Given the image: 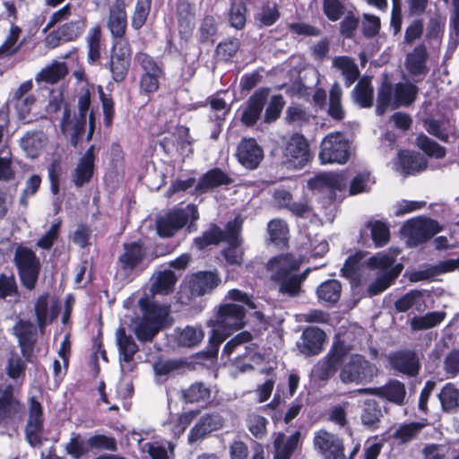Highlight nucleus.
I'll list each match as a JSON object with an SVG mask.
<instances>
[{
    "mask_svg": "<svg viewBox=\"0 0 459 459\" xmlns=\"http://www.w3.org/2000/svg\"><path fill=\"white\" fill-rule=\"evenodd\" d=\"M227 297L233 302L221 305L215 319L207 323L212 328L209 343L213 352L218 351L220 344L227 337L246 325L245 306L254 310V316L259 322L264 321V307L259 301H253L247 293L237 289L230 290Z\"/></svg>",
    "mask_w": 459,
    "mask_h": 459,
    "instance_id": "f257e3e1",
    "label": "nucleus"
},
{
    "mask_svg": "<svg viewBox=\"0 0 459 459\" xmlns=\"http://www.w3.org/2000/svg\"><path fill=\"white\" fill-rule=\"evenodd\" d=\"M56 24L59 26L51 31L45 39L46 45L51 48H55L61 43L76 39L85 29L83 18L77 13L76 9L71 4H66L54 12L49 17L45 30H49Z\"/></svg>",
    "mask_w": 459,
    "mask_h": 459,
    "instance_id": "f03ea898",
    "label": "nucleus"
},
{
    "mask_svg": "<svg viewBox=\"0 0 459 459\" xmlns=\"http://www.w3.org/2000/svg\"><path fill=\"white\" fill-rule=\"evenodd\" d=\"M243 220L240 216H237L233 221H230L222 231L220 228L213 226L205 231L203 236L195 239V245L198 249L217 244L221 240L229 243V247L223 250V255L227 262L232 264H240L242 263V248L240 247L241 239L239 232L242 227Z\"/></svg>",
    "mask_w": 459,
    "mask_h": 459,
    "instance_id": "7ed1b4c3",
    "label": "nucleus"
},
{
    "mask_svg": "<svg viewBox=\"0 0 459 459\" xmlns=\"http://www.w3.org/2000/svg\"><path fill=\"white\" fill-rule=\"evenodd\" d=\"M419 88L412 82H398L392 84L385 80L378 89L376 111L383 115L391 107H408L417 99Z\"/></svg>",
    "mask_w": 459,
    "mask_h": 459,
    "instance_id": "20e7f679",
    "label": "nucleus"
},
{
    "mask_svg": "<svg viewBox=\"0 0 459 459\" xmlns=\"http://www.w3.org/2000/svg\"><path fill=\"white\" fill-rule=\"evenodd\" d=\"M300 263L292 255H280L268 263V269L273 272V279L280 281V291L289 296H296L306 274L298 275L294 273L299 268Z\"/></svg>",
    "mask_w": 459,
    "mask_h": 459,
    "instance_id": "39448f33",
    "label": "nucleus"
},
{
    "mask_svg": "<svg viewBox=\"0 0 459 459\" xmlns=\"http://www.w3.org/2000/svg\"><path fill=\"white\" fill-rule=\"evenodd\" d=\"M400 250L395 249L388 253L381 252L371 256L366 262L367 267L371 270H378L377 279L368 286V292L370 296L377 295L386 290L394 279L397 278L401 268L394 266L396 255Z\"/></svg>",
    "mask_w": 459,
    "mask_h": 459,
    "instance_id": "423d86ee",
    "label": "nucleus"
},
{
    "mask_svg": "<svg viewBox=\"0 0 459 459\" xmlns=\"http://www.w3.org/2000/svg\"><path fill=\"white\" fill-rule=\"evenodd\" d=\"M377 374L375 364L359 354L348 356L344 351L339 378L343 384H366L372 381Z\"/></svg>",
    "mask_w": 459,
    "mask_h": 459,
    "instance_id": "0eeeda50",
    "label": "nucleus"
},
{
    "mask_svg": "<svg viewBox=\"0 0 459 459\" xmlns=\"http://www.w3.org/2000/svg\"><path fill=\"white\" fill-rule=\"evenodd\" d=\"M198 217L197 207L195 204L175 209L157 220V232L161 237L169 238L183 228L188 221H196Z\"/></svg>",
    "mask_w": 459,
    "mask_h": 459,
    "instance_id": "6e6552de",
    "label": "nucleus"
},
{
    "mask_svg": "<svg viewBox=\"0 0 459 459\" xmlns=\"http://www.w3.org/2000/svg\"><path fill=\"white\" fill-rule=\"evenodd\" d=\"M350 156V143L341 133L327 134L321 143L319 159L322 163L347 162Z\"/></svg>",
    "mask_w": 459,
    "mask_h": 459,
    "instance_id": "1a4fd4ad",
    "label": "nucleus"
},
{
    "mask_svg": "<svg viewBox=\"0 0 459 459\" xmlns=\"http://www.w3.org/2000/svg\"><path fill=\"white\" fill-rule=\"evenodd\" d=\"M14 261L22 284L28 290L34 289L40 269L36 254L28 247H19L15 251Z\"/></svg>",
    "mask_w": 459,
    "mask_h": 459,
    "instance_id": "9d476101",
    "label": "nucleus"
},
{
    "mask_svg": "<svg viewBox=\"0 0 459 459\" xmlns=\"http://www.w3.org/2000/svg\"><path fill=\"white\" fill-rule=\"evenodd\" d=\"M440 230L436 221L417 217L405 222L402 228V234L407 238L411 247L426 242Z\"/></svg>",
    "mask_w": 459,
    "mask_h": 459,
    "instance_id": "9b49d317",
    "label": "nucleus"
},
{
    "mask_svg": "<svg viewBox=\"0 0 459 459\" xmlns=\"http://www.w3.org/2000/svg\"><path fill=\"white\" fill-rule=\"evenodd\" d=\"M313 445L323 459H346L342 440L331 432L325 429L316 431Z\"/></svg>",
    "mask_w": 459,
    "mask_h": 459,
    "instance_id": "f8f14e48",
    "label": "nucleus"
},
{
    "mask_svg": "<svg viewBox=\"0 0 459 459\" xmlns=\"http://www.w3.org/2000/svg\"><path fill=\"white\" fill-rule=\"evenodd\" d=\"M131 62V49L126 39L113 43V54L110 58L109 70L115 82H122L127 75Z\"/></svg>",
    "mask_w": 459,
    "mask_h": 459,
    "instance_id": "ddd939ff",
    "label": "nucleus"
},
{
    "mask_svg": "<svg viewBox=\"0 0 459 459\" xmlns=\"http://www.w3.org/2000/svg\"><path fill=\"white\" fill-rule=\"evenodd\" d=\"M145 255L140 243L134 242L124 245V253L119 256L117 277L130 281L133 271L142 262Z\"/></svg>",
    "mask_w": 459,
    "mask_h": 459,
    "instance_id": "4468645a",
    "label": "nucleus"
},
{
    "mask_svg": "<svg viewBox=\"0 0 459 459\" xmlns=\"http://www.w3.org/2000/svg\"><path fill=\"white\" fill-rule=\"evenodd\" d=\"M428 58L427 48L422 44L418 45L407 54L405 68L415 82L422 81L429 73Z\"/></svg>",
    "mask_w": 459,
    "mask_h": 459,
    "instance_id": "2eb2a0df",
    "label": "nucleus"
},
{
    "mask_svg": "<svg viewBox=\"0 0 459 459\" xmlns=\"http://www.w3.org/2000/svg\"><path fill=\"white\" fill-rule=\"evenodd\" d=\"M286 162L295 168L303 167L309 158L308 144L303 135L294 134L288 140L283 151Z\"/></svg>",
    "mask_w": 459,
    "mask_h": 459,
    "instance_id": "dca6fc26",
    "label": "nucleus"
},
{
    "mask_svg": "<svg viewBox=\"0 0 459 459\" xmlns=\"http://www.w3.org/2000/svg\"><path fill=\"white\" fill-rule=\"evenodd\" d=\"M348 183V178L344 172L322 173L312 178L308 185L312 189L320 192H329V197L333 198L335 191H342Z\"/></svg>",
    "mask_w": 459,
    "mask_h": 459,
    "instance_id": "f3484780",
    "label": "nucleus"
},
{
    "mask_svg": "<svg viewBox=\"0 0 459 459\" xmlns=\"http://www.w3.org/2000/svg\"><path fill=\"white\" fill-rule=\"evenodd\" d=\"M236 156L243 167L254 169L262 161L264 152L255 139L244 138L237 147Z\"/></svg>",
    "mask_w": 459,
    "mask_h": 459,
    "instance_id": "a211bd4d",
    "label": "nucleus"
},
{
    "mask_svg": "<svg viewBox=\"0 0 459 459\" xmlns=\"http://www.w3.org/2000/svg\"><path fill=\"white\" fill-rule=\"evenodd\" d=\"M117 344L119 351L121 371L131 372L134 369V356L138 346L131 335L126 334L125 329L120 327L116 333Z\"/></svg>",
    "mask_w": 459,
    "mask_h": 459,
    "instance_id": "6ab92c4d",
    "label": "nucleus"
},
{
    "mask_svg": "<svg viewBox=\"0 0 459 459\" xmlns=\"http://www.w3.org/2000/svg\"><path fill=\"white\" fill-rule=\"evenodd\" d=\"M388 361L394 369L410 377L416 376L420 368L419 357L411 351L394 352L389 355Z\"/></svg>",
    "mask_w": 459,
    "mask_h": 459,
    "instance_id": "aec40b11",
    "label": "nucleus"
},
{
    "mask_svg": "<svg viewBox=\"0 0 459 459\" xmlns=\"http://www.w3.org/2000/svg\"><path fill=\"white\" fill-rule=\"evenodd\" d=\"M344 349L335 347L332 349L326 357L322 359L314 368V374L320 380H326L333 377L342 367Z\"/></svg>",
    "mask_w": 459,
    "mask_h": 459,
    "instance_id": "412c9836",
    "label": "nucleus"
},
{
    "mask_svg": "<svg viewBox=\"0 0 459 459\" xmlns=\"http://www.w3.org/2000/svg\"><path fill=\"white\" fill-rule=\"evenodd\" d=\"M357 392L359 394H375L397 405L403 403L406 395L405 385L398 380H392L382 387L361 388L357 390Z\"/></svg>",
    "mask_w": 459,
    "mask_h": 459,
    "instance_id": "4be33fe9",
    "label": "nucleus"
},
{
    "mask_svg": "<svg viewBox=\"0 0 459 459\" xmlns=\"http://www.w3.org/2000/svg\"><path fill=\"white\" fill-rule=\"evenodd\" d=\"M221 282V279L214 272H198L190 276L188 286L192 296H204L212 292Z\"/></svg>",
    "mask_w": 459,
    "mask_h": 459,
    "instance_id": "5701e85b",
    "label": "nucleus"
},
{
    "mask_svg": "<svg viewBox=\"0 0 459 459\" xmlns=\"http://www.w3.org/2000/svg\"><path fill=\"white\" fill-rule=\"evenodd\" d=\"M107 25L114 38V41L125 39L124 35L127 26V15L123 0H116L110 7Z\"/></svg>",
    "mask_w": 459,
    "mask_h": 459,
    "instance_id": "b1692460",
    "label": "nucleus"
},
{
    "mask_svg": "<svg viewBox=\"0 0 459 459\" xmlns=\"http://www.w3.org/2000/svg\"><path fill=\"white\" fill-rule=\"evenodd\" d=\"M224 423L223 418L218 413L205 414L190 429L188 443L193 444L204 438L209 433L220 429Z\"/></svg>",
    "mask_w": 459,
    "mask_h": 459,
    "instance_id": "393cba45",
    "label": "nucleus"
},
{
    "mask_svg": "<svg viewBox=\"0 0 459 459\" xmlns=\"http://www.w3.org/2000/svg\"><path fill=\"white\" fill-rule=\"evenodd\" d=\"M325 338L324 331L317 327L306 328L301 335V341L297 343L300 353L305 356L316 355L323 350Z\"/></svg>",
    "mask_w": 459,
    "mask_h": 459,
    "instance_id": "a878e982",
    "label": "nucleus"
},
{
    "mask_svg": "<svg viewBox=\"0 0 459 459\" xmlns=\"http://www.w3.org/2000/svg\"><path fill=\"white\" fill-rule=\"evenodd\" d=\"M395 165L402 174L411 175L424 170L427 168V160L420 153L401 151Z\"/></svg>",
    "mask_w": 459,
    "mask_h": 459,
    "instance_id": "bb28decb",
    "label": "nucleus"
},
{
    "mask_svg": "<svg viewBox=\"0 0 459 459\" xmlns=\"http://www.w3.org/2000/svg\"><path fill=\"white\" fill-rule=\"evenodd\" d=\"M160 144L168 153L176 151L185 154L186 149L191 144L188 129L185 126H178L175 132L164 136Z\"/></svg>",
    "mask_w": 459,
    "mask_h": 459,
    "instance_id": "cd10ccee",
    "label": "nucleus"
},
{
    "mask_svg": "<svg viewBox=\"0 0 459 459\" xmlns=\"http://www.w3.org/2000/svg\"><path fill=\"white\" fill-rule=\"evenodd\" d=\"M48 143V136L41 131L26 133L20 141V145L30 159L39 157Z\"/></svg>",
    "mask_w": 459,
    "mask_h": 459,
    "instance_id": "c85d7f7f",
    "label": "nucleus"
},
{
    "mask_svg": "<svg viewBox=\"0 0 459 459\" xmlns=\"http://www.w3.org/2000/svg\"><path fill=\"white\" fill-rule=\"evenodd\" d=\"M94 169V146H91L80 159L73 174V182L78 187L89 182Z\"/></svg>",
    "mask_w": 459,
    "mask_h": 459,
    "instance_id": "c756f323",
    "label": "nucleus"
},
{
    "mask_svg": "<svg viewBox=\"0 0 459 459\" xmlns=\"http://www.w3.org/2000/svg\"><path fill=\"white\" fill-rule=\"evenodd\" d=\"M299 439V431H295L290 436L278 433L273 442L274 459H290V456L298 447Z\"/></svg>",
    "mask_w": 459,
    "mask_h": 459,
    "instance_id": "7c9ffc66",
    "label": "nucleus"
},
{
    "mask_svg": "<svg viewBox=\"0 0 459 459\" xmlns=\"http://www.w3.org/2000/svg\"><path fill=\"white\" fill-rule=\"evenodd\" d=\"M364 264L360 253L349 256L341 270L342 275L350 280L352 286L357 287L361 285L363 283V272L365 270Z\"/></svg>",
    "mask_w": 459,
    "mask_h": 459,
    "instance_id": "2f4dec72",
    "label": "nucleus"
},
{
    "mask_svg": "<svg viewBox=\"0 0 459 459\" xmlns=\"http://www.w3.org/2000/svg\"><path fill=\"white\" fill-rule=\"evenodd\" d=\"M232 182L230 176L224 173L220 169H213L204 174L197 185L195 186V191L198 193H205L214 187L230 185Z\"/></svg>",
    "mask_w": 459,
    "mask_h": 459,
    "instance_id": "473e14b6",
    "label": "nucleus"
},
{
    "mask_svg": "<svg viewBox=\"0 0 459 459\" xmlns=\"http://www.w3.org/2000/svg\"><path fill=\"white\" fill-rule=\"evenodd\" d=\"M266 96L263 92H255L252 95L241 116V121L246 126H253L259 119L264 109Z\"/></svg>",
    "mask_w": 459,
    "mask_h": 459,
    "instance_id": "72a5a7b5",
    "label": "nucleus"
},
{
    "mask_svg": "<svg viewBox=\"0 0 459 459\" xmlns=\"http://www.w3.org/2000/svg\"><path fill=\"white\" fill-rule=\"evenodd\" d=\"M67 74V67L64 62L54 61L46 65L35 76L39 84H55L63 79Z\"/></svg>",
    "mask_w": 459,
    "mask_h": 459,
    "instance_id": "f704fd0d",
    "label": "nucleus"
},
{
    "mask_svg": "<svg viewBox=\"0 0 459 459\" xmlns=\"http://www.w3.org/2000/svg\"><path fill=\"white\" fill-rule=\"evenodd\" d=\"M333 66L341 72L345 80L346 87L351 86L359 76V70L354 59L347 56H335Z\"/></svg>",
    "mask_w": 459,
    "mask_h": 459,
    "instance_id": "c9c22d12",
    "label": "nucleus"
},
{
    "mask_svg": "<svg viewBox=\"0 0 459 459\" xmlns=\"http://www.w3.org/2000/svg\"><path fill=\"white\" fill-rule=\"evenodd\" d=\"M139 305L143 313V317L159 328H161L163 322L169 315V307L156 303L149 304L144 299L139 300Z\"/></svg>",
    "mask_w": 459,
    "mask_h": 459,
    "instance_id": "e433bc0d",
    "label": "nucleus"
},
{
    "mask_svg": "<svg viewBox=\"0 0 459 459\" xmlns=\"http://www.w3.org/2000/svg\"><path fill=\"white\" fill-rule=\"evenodd\" d=\"M459 268V257L456 259H447L439 262L437 264L429 267L424 271H419L412 273L411 280L414 281L429 279L436 275L453 272Z\"/></svg>",
    "mask_w": 459,
    "mask_h": 459,
    "instance_id": "4c0bfd02",
    "label": "nucleus"
},
{
    "mask_svg": "<svg viewBox=\"0 0 459 459\" xmlns=\"http://www.w3.org/2000/svg\"><path fill=\"white\" fill-rule=\"evenodd\" d=\"M177 281L178 278L172 271L159 272L152 277L151 291L153 294L167 295L173 291Z\"/></svg>",
    "mask_w": 459,
    "mask_h": 459,
    "instance_id": "58836bf2",
    "label": "nucleus"
},
{
    "mask_svg": "<svg viewBox=\"0 0 459 459\" xmlns=\"http://www.w3.org/2000/svg\"><path fill=\"white\" fill-rule=\"evenodd\" d=\"M13 333L18 338L23 353L30 350L35 342V328L29 321H19L13 327Z\"/></svg>",
    "mask_w": 459,
    "mask_h": 459,
    "instance_id": "ea45409f",
    "label": "nucleus"
},
{
    "mask_svg": "<svg viewBox=\"0 0 459 459\" xmlns=\"http://www.w3.org/2000/svg\"><path fill=\"white\" fill-rule=\"evenodd\" d=\"M179 32L188 37L195 27V7L186 2L178 5Z\"/></svg>",
    "mask_w": 459,
    "mask_h": 459,
    "instance_id": "a19ab883",
    "label": "nucleus"
},
{
    "mask_svg": "<svg viewBox=\"0 0 459 459\" xmlns=\"http://www.w3.org/2000/svg\"><path fill=\"white\" fill-rule=\"evenodd\" d=\"M438 399L444 411L455 412L459 409V389L452 383L443 386Z\"/></svg>",
    "mask_w": 459,
    "mask_h": 459,
    "instance_id": "79ce46f5",
    "label": "nucleus"
},
{
    "mask_svg": "<svg viewBox=\"0 0 459 459\" xmlns=\"http://www.w3.org/2000/svg\"><path fill=\"white\" fill-rule=\"evenodd\" d=\"M399 312H406L411 308L422 311L425 308L424 293L420 290H411L395 302Z\"/></svg>",
    "mask_w": 459,
    "mask_h": 459,
    "instance_id": "37998d69",
    "label": "nucleus"
},
{
    "mask_svg": "<svg viewBox=\"0 0 459 459\" xmlns=\"http://www.w3.org/2000/svg\"><path fill=\"white\" fill-rule=\"evenodd\" d=\"M424 127L429 134L443 142L448 141L449 134L452 130L450 120L445 117L440 119H426L424 120Z\"/></svg>",
    "mask_w": 459,
    "mask_h": 459,
    "instance_id": "c03bdc74",
    "label": "nucleus"
},
{
    "mask_svg": "<svg viewBox=\"0 0 459 459\" xmlns=\"http://www.w3.org/2000/svg\"><path fill=\"white\" fill-rule=\"evenodd\" d=\"M382 417L383 412L379 403L372 398L365 400L360 417L363 425L375 428Z\"/></svg>",
    "mask_w": 459,
    "mask_h": 459,
    "instance_id": "a18cd8bd",
    "label": "nucleus"
},
{
    "mask_svg": "<svg viewBox=\"0 0 459 459\" xmlns=\"http://www.w3.org/2000/svg\"><path fill=\"white\" fill-rule=\"evenodd\" d=\"M342 286L336 280H327L321 283L317 290L318 299L324 302L334 304L341 297Z\"/></svg>",
    "mask_w": 459,
    "mask_h": 459,
    "instance_id": "49530a36",
    "label": "nucleus"
},
{
    "mask_svg": "<svg viewBox=\"0 0 459 459\" xmlns=\"http://www.w3.org/2000/svg\"><path fill=\"white\" fill-rule=\"evenodd\" d=\"M445 312H429L424 316L412 317L411 320V327L415 331L427 330L440 324L445 319Z\"/></svg>",
    "mask_w": 459,
    "mask_h": 459,
    "instance_id": "de8ad7c7",
    "label": "nucleus"
},
{
    "mask_svg": "<svg viewBox=\"0 0 459 459\" xmlns=\"http://www.w3.org/2000/svg\"><path fill=\"white\" fill-rule=\"evenodd\" d=\"M342 91L338 82H334L329 92L328 114L336 120L344 118L345 111L342 105Z\"/></svg>",
    "mask_w": 459,
    "mask_h": 459,
    "instance_id": "09e8293b",
    "label": "nucleus"
},
{
    "mask_svg": "<svg viewBox=\"0 0 459 459\" xmlns=\"http://www.w3.org/2000/svg\"><path fill=\"white\" fill-rule=\"evenodd\" d=\"M34 310L38 325L40 331L43 332L45 326L56 316V314L54 311L49 312L48 310L47 295H42L38 298L34 306Z\"/></svg>",
    "mask_w": 459,
    "mask_h": 459,
    "instance_id": "8fccbe9b",
    "label": "nucleus"
},
{
    "mask_svg": "<svg viewBox=\"0 0 459 459\" xmlns=\"http://www.w3.org/2000/svg\"><path fill=\"white\" fill-rule=\"evenodd\" d=\"M19 409V403L14 399L13 388L6 387L0 392V420L10 418Z\"/></svg>",
    "mask_w": 459,
    "mask_h": 459,
    "instance_id": "3c124183",
    "label": "nucleus"
},
{
    "mask_svg": "<svg viewBox=\"0 0 459 459\" xmlns=\"http://www.w3.org/2000/svg\"><path fill=\"white\" fill-rule=\"evenodd\" d=\"M353 99L362 108L371 107L373 103V88L369 81L360 80L353 90Z\"/></svg>",
    "mask_w": 459,
    "mask_h": 459,
    "instance_id": "603ef678",
    "label": "nucleus"
},
{
    "mask_svg": "<svg viewBox=\"0 0 459 459\" xmlns=\"http://www.w3.org/2000/svg\"><path fill=\"white\" fill-rule=\"evenodd\" d=\"M424 426L425 424L421 422L402 424L394 433V437L401 443L410 442L416 437Z\"/></svg>",
    "mask_w": 459,
    "mask_h": 459,
    "instance_id": "864d4df0",
    "label": "nucleus"
},
{
    "mask_svg": "<svg viewBox=\"0 0 459 459\" xmlns=\"http://www.w3.org/2000/svg\"><path fill=\"white\" fill-rule=\"evenodd\" d=\"M416 144L429 157L441 159L446 155V149L425 134L417 137Z\"/></svg>",
    "mask_w": 459,
    "mask_h": 459,
    "instance_id": "5fc2aeb1",
    "label": "nucleus"
},
{
    "mask_svg": "<svg viewBox=\"0 0 459 459\" xmlns=\"http://www.w3.org/2000/svg\"><path fill=\"white\" fill-rule=\"evenodd\" d=\"M246 352L238 357L235 360V366L239 368L241 372H246L253 368L251 363H258L261 360V356L257 352V347L254 344L245 346Z\"/></svg>",
    "mask_w": 459,
    "mask_h": 459,
    "instance_id": "6e6d98bb",
    "label": "nucleus"
},
{
    "mask_svg": "<svg viewBox=\"0 0 459 459\" xmlns=\"http://www.w3.org/2000/svg\"><path fill=\"white\" fill-rule=\"evenodd\" d=\"M211 391L203 383H195L183 392L184 400L186 403H199L209 400Z\"/></svg>",
    "mask_w": 459,
    "mask_h": 459,
    "instance_id": "4d7b16f0",
    "label": "nucleus"
},
{
    "mask_svg": "<svg viewBox=\"0 0 459 459\" xmlns=\"http://www.w3.org/2000/svg\"><path fill=\"white\" fill-rule=\"evenodd\" d=\"M135 61L140 65L143 71V74H148L156 77H161L163 70L160 65L148 54L137 53Z\"/></svg>",
    "mask_w": 459,
    "mask_h": 459,
    "instance_id": "13d9d810",
    "label": "nucleus"
},
{
    "mask_svg": "<svg viewBox=\"0 0 459 459\" xmlns=\"http://www.w3.org/2000/svg\"><path fill=\"white\" fill-rule=\"evenodd\" d=\"M268 232L273 242L283 243L288 239L289 227L283 220L274 219L268 223Z\"/></svg>",
    "mask_w": 459,
    "mask_h": 459,
    "instance_id": "bf43d9fd",
    "label": "nucleus"
},
{
    "mask_svg": "<svg viewBox=\"0 0 459 459\" xmlns=\"http://www.w3.org/2000/svg\"><path fill=\"white\" fill-rule=\"evenodd\" d=\"M160 328L142 317L134 326V334L140 342H151Z\"/></svg>",
    "mask_w": 459,
    "mask_h": 459,
    "instance_id": "052dcab7",
    "label": "nucleus"
},
{
    "mask_svg": "<svg viewBox=\"0 0 459 459\" xmlns=\"http://www.w3.org/2000/svg\"><path fill=\"white\" fill-rule=\"evenodd\" d=\"M21 30L19 27L11 25L9 33L5 38L4 43L0 46V56H11L14 54L20 48L18 39L20 37Z\"/></svg>",
    "mask_w": 459,
    "mask_h": 459,
    "instance_id": "680f3d73",
    "label": "nucleus"
},
{
    "mask_svg": "<svg viewBox=\"0 0 459 459\" xmlns=\"http://www.w3.org/2000/svg\"><path fill=\"white\" fill-rule=\"evenodd\" d=\"M370 230L371 238L376 247H382L389 240V229L381 221L368 222L367 225Z\"/></svg>",
    "mask_w": 459,
    "mask_h": 459,
    "instance_id": "e2e57ef3",
    "label": "nucleus"
},
{
    "mask_svg": "<svg viewBox=\"0 0 459 459\" xmlns=\"http://www.w3.org/2000/svg\"><path fill=\"white\" fill-rule=\"evenodd\" d=\"M204 338V333L200 328L186 326L178 336V343L182 346L192 347L197 345Z\"/></svg>",
    "mask_w": 459,
    "mask_h": 459,
    "instance_id": "0e129e2a",
    "label": "nucleus"
},
{
    "mask_svg": "<svg viewBox=\"0 0 459 459\" xmlns=\"http://www.w3.org/2000/svg\"><path fill=\"white\" fill-rule=\"evenodd\" d=\"M13 176L11 150L7 146H3L0 149V180L7 181L12 179Z\"/></svg>",
    "mask_w": 459,
    "mask_h": 459,
    "instance_id": "69168bd1",
    "label": "nucleus"
},
{
    "mask_svg": "<svg viewBox=\"0 0 459 459\" xmlns=\"http://www.w3.org/2000/svg\"><path fill=\"white\" fill-rule=\"evenodd\" d=\"M323 11L332 22L338 21L345 13V6L341 0H323Z\"/></svg>",
    "mask_w": 459,
    "mask_h": 459,
    "instance_id": "338daca9",
    "label": "nucleus"
},
{
    "mask_svg": "<svg viewBox=\"0 0 459 459\" xmlns=\"http://www.w3.org/2000/svg\"><path fill=\"white\" fill-rule=\"evenodd\" d=\"M443 369L447 378H454L459 374V350H453L444 359Z\"/></svg>",
    "mask_w": 459,
    "mask_h": 459,
    "instance_id": "774afa93",
    "label": "nucleus"
}]
</instances>
